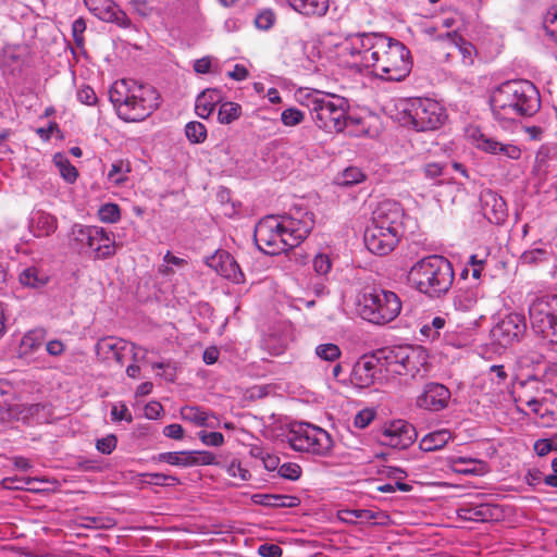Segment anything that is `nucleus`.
<instances>
[{"instance_id": "nucleus-1", "label": "nucleus", "mask_w": 557, "mask_h": 557, "mask_svg": "<svg viewBox=\"0 0 557 557\" xmlns=\"http://www.w3.org/2000/svg\"><path fill=\"white\" fill-rule=\"evenodd\" d=\"M313 225V213L305 207L294 206L285 214L261 219L255 228L256 244L268 255H278L297 247Z\"/></svg>"}, {"instance_id": "nucleus-2", "label": "nucleus", "mask_w": 557, "mask_h": 557, "mask_svg": "<svg viewBox=\"0 0 557 557\" xmlns=\"http://www.w3.org/2000/svg\"><path fill=\"white\" fill-rule=\"evenodd\" d=\"M490 106L495 121L507 129L520 119L534 115L541 108V97L532 82L511 79L492 90Z\"/></svg>"}, {"instance_id": "nucleus-3", "label": "nucleus", "mask_w": 557, "mask_h": 557, "mask_svg": "<svg viewBox=\"0 0 557 557\" xmlns=\"http://www.w3.org/2000/svg\"><path fill=\"white\" fill-rule=\"evenodd\" d=\"M370 39L367 70L382 81L405 79L412 67L409 49L403 42L381 33H373Z\"/></svg>"}, {"instance_id": "nucleus-4", "label": "nucleus", "mask_w": 557, "mask_h": 557, "mask_svg": "<svg viewBox=\"0 0 557 557\" xmlns=\"http://www.w3.org/2000/svg\"><path fill=\"white\" fill-rule=\"evenodd\" d=\"M297 102L309 110L314 124L327 133H342L351 121L349 101L342 96L318 89L299 88Z\"/></svg>"}, {"instance_id": "nucleus-5", "label": "nucleus", "mask_w": 557, "mask_h": 557, "mask_svg": "<svg viewBox=\"0 0 557 557\" xmlns=\"http://www.w3.org/2000/svg\"><path fill=\"white\" fill-rule=\"evenodd\" d=\"M109 99L116 114L126 122H140L159 106L157 90L134 79H120L112 84Z\"/></svg>"}, {"instance_id": "nucleus-6", "label": "nucleus", "mask_w": 557, "mask_h": 557, "mask_svg": "<svg viewBox=\"0 0 557 557\" xmlns=\"http://www.w3.org/2000/svg\"><path fill=\"white\" fill-rule=\"evenodd\" d=\"M451 263L445 257L432 255L418 260L408 273V281L420 293L430 297L446 294L454 282Z\"/></svg>"}, {"instance_id": "nucleus-7", "label": "nucleus", "mask_w": 557, "mask_h": 557, "mask_svg": "<svg viewBox=\"0 0 557 557\" xmlns=\"http://www.w3.org/2000/svg\"><path fill=\"white\" fill-rule=\"evenodd\" d=\"M396 110L398 121L417 132L437 129L447 119L446 110L430 98L400 99Z\"/></svg>"}, {"instance_id": "nucleus-8", "label": "nucleus", "mask_w": 557, "mask_h": 557, "mask_svg": "<svg viewBox=\"0 0 557 557\" xmlns=\"http://www.w3.org/2000/svg\"><path fill=\"white\" fill-rule=\"evenodd\" d=\"M385 372L407 380L423 379L430 369L429 354L422 346L404 345L384 348Z\"/></svg>"}, {"instance_id": "nucleus-9", "label": "nucleus", "mask_w": 557, "mask_h": 557, "mask_svg": "<svg viewBox=\"0 0 557 557\" xmlns=\"http://www.w3.org/2000/svg\"><path fill=\"white\" fill-rule=\"evenodd\" d=\"M360 317L370 323L384 325L395 320L401 311V301L392 290L372 289L364 292L357 302Z\"/></svg>"}, {"instance_id": "nucleus-10", "label": "nucleus", "mask_w": 557, "mask_h": 557, "mask_svg": "<svg viewBox=\"0 0 557 557\" xmlns=\"http://www.w3.org/2000/svg\"><path fill=\"white\" fill-rule=\"evenodd\" d=\"M373 33L352 34L334 44L332 58L343 69L361 73L367 70L369 50L371 48L370 36Z\"/></svg>"}, {"instance_id": "nucleus-11", "label": "nucleus", "mask_w": 557, "mask_h": 557, "mask_svg": "<svg viewBox=\"0 0 557 557\" xmlns=\"http://www.w3.org/2000/svg\"><path fill=\"white\" fill-rule=\"evenodd\" d=\"M287 442L296 451L319 457L329 456L334 445L332 436L325 430L304 422L292 425L287 433Z\"/></svg>"}, {"instance_id": "nucleus-12", "label": "nucleus", "mask_w": 557, "mask_h": 557, "mask_svg": "<svg viewBox=\"0 0 557 557\" xmlns=\"http://www.w3.org/2000/svg\"><path fill=\"white\" fill-rule=\"evenodd\" d=\"M532 330L543 339L557 343V295L536 297L529 308Z\"/></svg>"}, {"instance_id": "nucleus-13", "label": "nucleus", "mask_w": 557, "mask_h": 557, "mask_svg": "<svg viewBox=\"0 0 557 557\" xmlns=\"http://www.w3.org/2000/svg\"><path fill=\"white\" fill-rule=\"evenodd\" d=\"M71 239L81 248H89L96 259L110 258L116 251L113 233L100 226L74 224Z\"/></svg>"}, {"instance_id": "nucleus-14", "label": "nucleus", "mask_w": 557, "mask_h": 557, "mask_svg": "<svg viewBox=\"0 0 557 557\" xmlns=\"http://www.w3.org/2000/svg\"><path fill=\"white\" fill-rule=\"evenodd\" d=\"M383 350H377L371 356L362 357L352 369V382L363 388L369 387L375 382H382L388 379L385 372V362Z\"/></svg>"}, {"instance_id": "nucleus-15", "label": "nucleus", "mask_w": 557, "mask_h": 557, "mask_svg": "<svg viewBox=\"0 0 557 557\" xmlns=\"http://www.w3.org/2000/svg\"><path fill=\"white\" fill-rule=\"evenodd\" d=\"M527 330L525 318L520 313H509L503 317L491 330V336L502 347L518 342Z\"/></svg>"}, {"instance_id": "nucleus-16", "label": "nucleus", "mask_w": 557, "mask_h": 557, "mask_svg": "<svg viewBox=\"0 0 557 557\" xmlns=\"http://www.w3.org/2000/svg\"><path fill=\"white\" fill-rule=\"evenodd\" d=\"M404 216L405 212L400 203L386 199L374 209L371 223L403 235Z\"/></svg>"}, {"instance_id": "nucleus-17", "label": "nucleus", "mask_w": 557, "mask_h": 557, "mask_svg": "<svg viewBox=\"0 0 557 557\" xmlns=\"http://www.w3.org/2000/svg\"><path fill=\"white\" fill-rule=\"evenodd\" d=\"M400 237L401 234L370 223L364 232V244L372 253L386 256L395 249Z\"/></svg>"}, {"instance_id": "nucleus-18", "label": "nucleus", "mask_w": 557, "mask_h": 557, "mask_svg": "<svg viewBox=\"0 0 557 557\" xmlns=\"http://www.w3.org/2000/svg\"><path fill=\"white\" fill-rule=\"evenodd\" d=\"M416 436V430L410 423L395 420L384 426L380 440L392 448L405 449L414 442Z\"/></svg>"}, {"instance_id": "nucleus-19", "label": "nucleus", "mask_w": 557, "mask_h": 557, "mask_svg": "<svg viewBox=\"0 0 557 557\" xmlns=\"http://www.w3.org/2000/svg\"><path fill=\"white\" fill-rule=\"evenodd\" d=\"M457 517L465 521L487 522L497 520L502 510L497 505L484 503L478 496L475 500L465 502L456 509Z\"/></svg>"}, {"instance_id": "nucleus-20", "label": "nucleus", "mask_w": 557, "mask_h": 557, "mask_svg": "<svg viewBox=\"0 0 557 557\" xmlns=\"http://www.w3.org/2000/svg\"><path fill=\"white\" fill-rule=\"evenodd\" d=\"M468 137L472 145L484 152L502 154L511 160H518L521 157V149L518 146L499 143L478 128L469 131Z\"/></svg>"}, {"instance_id": "nucleus-21", "label": "nucleus", "mask_w": 557, "mask_h": 557, "mask_svg": "<svg viewBox=\"0 0 557 557\" xmlns=\"http://www.w3.org/2000/svg\"><path fill=\"white\" fill-rule=\"evenodd\" d=\"M450 391L441 383L431 382L424 385L417 397V406L429 411H441L448 406Z\"/></svg>"}, {"instance_id": "nucleus-22", "label": "nucleus", "mask_w": 557, "mask_h": 557, "mask_svg": "<svg viewBox=\"0 0 557 557\" xmlns=\"http://www.w3.org/2000/svg\"><path fill=\"white\" fill-rule=\"evenodd\" d=\"M206 264L214 270L221 276L232 281L235 284L244 282V273L239 269L235 259L226 251L218 250L206 258Z\"/></svg>"}, {"instance_id": "nucleus-23", "label": "nucleus", "mask_w": 557, "mask_h": 557, "mask_svg": "<svg viewBox=\"0 0 557 557\" xmlns=\"http://www.w3.org/2000/svg\"><path fill=\"white\" fill-rule=\"evenodd\" d=\"M87 9L98 18L116 23L120 26H131V20L112 0H84Z\"/></svg>"}, {"instance_id": "nucleus-24", "label": "nucleus", "mask_w": 557, "mask_h": 557, "mask_svg": "<svg viewBox=\"0 0 557 557\" xmlns=\"http://www.w3.org/2000/svg\"><path fill=\"white\" fill-rule=\"evenodd\" d=\"M132 349L133 346L129 347L125 341L116 337H104L96 344V354L100 359L117 363H122L125 352Z\"/></svg>"}, {"instance_id": "nucleus-25", "label": "nucleus", "mask_w": 557, "mask_h": 557, "mask_svg": "<svg viewBox=\"0 0 557 557\" xmlns=\"http://www.w3.org/2000/svg\"><path fill=\"white\" fill-rule=\"evenodd\" d=\"M28 227L35 237H46L58 228L57 218L44 210H34L29 216Z\"/></svg>"}, {"instance_id": "nucleus-26", "label": "nucleus", "mask_w": 557, "mask_h": 557, "mask_svg": "<svg viewBox=\"0 0 557 557\" xmlns=\"http://www.w3.org/2000/svg\"><path fill=\"white\" fill-rule=\"evenodd\" d=\"M448 465L450 469L459 474L484 475L487 471V465L479 459L467 457H449Z\"/></svg>"}, {"instance_id": "nucleus-27", "label": "nucleus", "mask_w": 557, "mask_h": 557, "mask_svg": "<svg viewBox=\"0 0 557 557\" xmlns=\"http://www.w3.org/2000/svg\"><path fill=\"white\" fill-rule=\"evenodd\" d=\"M287 2L294 11L308 17L324 16L330 8L329 0H287Z\"/></svg>"}, {"instance_id": "nucleus-28", "label": "nucleus", "mask_w": 557, "mask_h": 557, "mask_svg": "<svg viewBox=\"0 0 557 557\" xmlns=\"http://www.w3.org/2000/svg\"><path fill=\"white\" fill-rule=\"evenodd\" d=\"M181 416L184 421L190 422L196 426L216 428L219 425L218 418L199 407L185 406L181 409Z\"/></svg>"}, {"instance_id": "nucleus-29", "label": "nucleus", "mask_w": 557, "mask_h": 557, "mask_svg": "<svg viewBox=\"0 0 557 557\" xmlns=\"http://www.w3.org/2000/svg\"><path fill=\"white\" fill-rule=\"evenodd\" d=\"M222 101V91L216 88H210L202 91L196 99L195 110L201 119H208L215 106Z\"/></svg>"}, {"instance_id": "nucleus-30", "label": "nucleus", "mask_w": 557, "mask_h": 557, "mask_svg": "<svg viewBox=\"0 0 557 557\" xmlns=\"http://www.w3.org/2000/svg\"><path fill=\"white\" fill-rule=\"evenodd\" d=\"M453 438L454 435L448 429H441L424 435L419 446L423 451H434L442 449Z\"/></svg>"}, {"instance_id": "nucleus-31", "label": "nucleus", "mask_w": 557, "mask_h": 557, "mask_svg": "<svg viewBox=\"0 0 557 557\" xmlns=\"http://www.w3.org/2000/svg\"><path fill=\"white\" fill-rule=\"evenodd\" d=\"M482 297L483 294L478 286L459 289L454 297V307L458 311H470L476 306L479 299Z\"/></svg>"}, {"instance_id": "nucleus-32", "label": "nucleus", "mask_w": 557, "mask_h": 557, "mask_svg": "<svg viewBox=\"0 0 557 557\" xmlns=\"http://www.w3.org/2000/svg\"><path fill=\"white\" fill-rule=\"evenodd\" d=\"M446 38L450 42V45L459 52L462 58V62L466 65H470L474 61L475 48L474 46L465 40L461 36L457 34L456 30L447 32Z\"/></svg>"}, {"instance_id": "nucleus-33", "label": "nucleus", "mask_w": 557, "mask_h": 557, "mask_svg": "<svg viewBox=\"0 0 557 557\" xmlns=\"http://www.w3.org/2000/svg\"><path fill=\"white\" fill-rule=\"evenodd\" d=\"M20 283L23 286L30 288H40L44 287L48 281L49 276L47 273L39 268L32 265L25 268L18 275Z\"/></svg>"}, {"instance_id": "nucleus-34", "label": "nucleus", "mask_w": 557, "mask_h": 557, "mask_svg": "<svg viewBox=\"0 0 557 557\" xmlns=\"http://www.w3.org/2000/svg\"><path fill=\"white\" fill-rule=\"evenodd\" d=\"M45 338V332L42 330H33L26 333L21 341L20 352L21 355H28L37 351Z\"/></svg>"}, {"instance_id": "nucleus-35", "label": "nucleus", "mask_w": 557, "mask_h": 557, "mask_svg": "<svg viewBox=\"0 0 557 557\" xmlns=\"http://www.w3.org/2000/svg\"><path fill=\"white\" fill-rule=\"evenodd\" d=\"M156 460L171 466L193 467L191 450L161 453L156 457Z\"/></svg>"}, {"instance_id": "nucleus-36", "label": "nucleus", "mask_w": 557, "mask_h": 557, "mask_svg": "<svg viewBox=\"0 0 557 557\" xmlns=\"http://www.w3.org/2000/svg\"><path fill=\"white\" fill-rule=\"evenodd\" d=\"M242 115V107L240 104L233 101H225L220 103L219 112H218V121L221 124H231L232 122L238 120Z\"/></svg>"}, {"instance_id": "nucleus-37", "label": "nucleus", "mask_w": 557, "mask_h": 557, "mask_svg": "<svg viewBox=\"0 0 557 557\" xmlns=\"http://www.w3.org/2000/svg\"><path fill=\"white\" fill-rule=\"evenodd\" d=\"M129 171L131 168L127 162L117 160L111 164V169L108 172V180L115 185H121L126 182Z\"/></svg>"}, {"instance_id": "nucleus-38", "label": "nucleus", "mask_w": 557, "mask_h": 557, "mask_svg": "<svg viewBox=\"0 0 557 557\" xmlns=\"http://www.w3.org/2000/svg\"><path fill=\"white\" fill-rule=\"evenodd\" d=\"M55 166L59 169L61 176L67 182L73 183L77 178V170L74 165L71 164L69 159H66L63 154H55L53 158Z\"/></svg>"}, {"instance_id": "nucleus-39", "label": "nucleus", "mask_w": 557, "mask_h": 557, "mask_svg": "<svg viewBox=\"0 0 557 557\" xmlns=\"http://www.w3.org/2000/svg\"><path fill=\"white\" fill-rule=\"evenodd\" d=\"M185 135L191 144H201L207 138V128L202 123L193 121L186 124Z\"/></svg>"}, {"instance_id": "nucleus-40", "label": "nucleus", "mask_w": 557, "mask_h": 557, "mask_svg": "<svg viewBox=\"0 0 557 557\" xmlns=\"http://www.w3.org/2000/svg\"><path fill=\"white\" fill-rule=\"evenodd\" d=\"M314 352L320 360L327 362L336 361L342 355L341 348L333 343H324L318 345Z\"/></svg>"}, {"instance_id": "nucleus-41", "label": "nucleus", "mask_w": 557, "mask_h": 557, "mask_svg": "<svg viewBox=\"0 0 557 557\" xmlns=\"http://www.w3.org/2000/svg\"><path fill=\"white\" fill-rule=\"evenodd\" d=\"M487 377L491 381V391L493 393L502 392L503 386L507 380V373L504 366H492L487 372Z\"/></svg>"}, {"instance_id": "nucleus-42", "label": "nucleus", "mask_w": 557, "mask_h": 557, "mask_svg": "<svg viewBox=\"0 0 557 557\" xmlns=\"http://www.w3.org/2000/svg\"><path fill=\"white\" fill-rule=\"evenodd\" d=\"M44 407L40 404H32V405H16L13 408V412L16 416L17 420H22L25 423H30L35 420V416L39 413V411Z\"/></svg>"}, {"instance_id": "nucleus-43", "label": "nucleus", "mask_w": 557, "mask_h": 557, "mask_svg": "<svg viewBox=\"0 0 557 557\" xmlns=\"http://www.w3.org/2000/svg\"><path fill=\"white\" fill-rule=\"evenodd\" d=\"M98 218L103 223H116L121 219V211L116 203L108 202L98 210Z\"/></svg>"}, {"instance_id": "nucleus-44", "label": "nucleus", "mask_w": 557, "mask_h": 557, "mask_svg": "<svg viewBox=\"0 0 557 557\" xmlns=\"http://www.w3.org/2000/svg\"><path fill=\"white\" fill-rule=\"evenodd\" d=\"M333 268V262L327 253H318L312 260V269L318 276L326 277Z\"/></svg>"}, {"instance_id": "nucleus-45", "label": "nucleus", "mask_w": 557, "mask_h": 557, "mask_svg": "<svg viewBox=\"0 0 557 557\" xmlns=\"http://www.w3.org/2000/svg\"><path fill=\"white\" fill-rule=\"evenodd\" d=\"M543 27L546 35L557 41V5L549 8L545 13Z\"/></svg>"}, {"instance_id": "nucleus-46", "label": "nucleus", "mask_w": 557, "mask_h": 557, "mask_svg": "<svg viewBox=\"0 0 557 557\" xmlns=\"http://www.w3.org/2000/svg\"><path fill=\"white\" fill-rule=\"evenodd\" d=\"M363 173L356 166L347 168L337 178V184L342 186H350L362 182Z\"/></svg>"}, {"instance_id": "nucleus-47", "label": "nucleus", "mask_w": 557, "mask_h": 557, "mask_svg": "<svg viewBox=\"0 0 557 557\" xmlns=\"http://www.w3.org/2000/svg\"><path fill=\"white\" fill-rule=\"evenodd\" d=\"M422 172L426 178L435 181L436 185H441L443 183L441 177L446 174V166L437 162H429L423 165Z\"/></svg>"}, {"instance_id": "nucleus-48", "label": "nucleus", "mask_w": 557, "mask_h": 557, "mask_svg": "<svg viewBox=\"0 0 557 557\" xmlns=\"http://www.w3.org/2000/svg\"><path fill=\"white\" fill-rule=\"evenodd\" d=\"M305 120V113L297 108H287L281 113V121L285 126L292 127L301 124Z\"/></svg>"}, {"instance_id": "nucleus-49", "label": "nucleus", "mask_w": 557, "mask_h": 557, "mask_svg": "<svg viewBox=\"0 0 557 557\" xmlns=\"http://www.w3.org/2000/svg\"><path fill=\"white\" fill-rule=\"evenodd\" d=\"M486 261H487V253H484L483 256H481L479 253L470 256L468 265L471 269V276L474 280L478 281L481 278L482 273L486 265Z\"/></svg>"}, {"instance_id": "nucleus-50", "label": "nucleus", "mask_w": 557, "mask_h": 557, "mask_svg": "<svg viewBox=\"0 0 557 557\" xmlns=\"http://www.w3.org/2000/svg\"><path fill=\"white\" fill-rule=\"evenodd\" d=\"M277 473L285 480L297 481L301 475V468L296 462H284L280 466Z\"/></svg>"}, {"instance_id": "nucleus-51", "label": "nucleus", "mask_w": 557, "mask_h": 557, "mask_svg": "<svg viewBox=\"0 0 557 557\" xmlns=\"http://www.w3.org/2000/svg\"><path fill=\"white\" fill-rule=\"evenodd\" d=\"M275 20V13L270 9H264L257 14L255 24L257 28L268 30L274 25Z\"/></svg>"}, {"instance_id": "nucleus-52", "label": "nucleus", "mask_w": 557, "mask_h": 557, "mask_svg": "<svg viewBox=\"0 0 557 557\" xmlns=\"http://www.w3.org/2000/svg\"><path fill=\"white\" fill-rule=\"evenodd\" d=\"M226 472L230 476L239 479L240 481H248L251 478L248 469L244 468L237 459H233L226 466Z\"/></svg>"}, {"instance_id": "nucleus-53", "label": "nucleus", "mask_w": 557, "mask_h": 557, "mask_svg": "<svg viewBox=\"0 0 557 557\" xmlns=\"http://www.w3.org/2000/svg\"><path fill=\"white\" fill-rule=\"evenodd\" d=\"M145 476L149 479L147 482L159 486H173L180 483L178 478L164 473H147Z\"/></svg>"}, {"instance_id": "nucleus-54", "label": "nucleus", "mask_w": 557, "mask_h": 557, "mask_svg": "<svg viewBox=\"0 0 557 557\" xmlns=\"http://www.w3.org/2000/svg\"><path fill=\"white\" fill-rule=\"evenodd\" d=\"M191 461L194 466L218 465L214 454L206 450H191Z\"/></svg>"}, {"instance_id": "nucleus-55", "label": "nucleus", "mask_w": 557, "mask_h": 557, "mask_svg": "<svg viewBox=\"0 0 557 557\" xmlns=\"http://www.w3.org/2000/svg\"><path fill=\"white\" fill-rule=\"evenodd\" d=\"M129 5L134 12L143 17H148L154 12V5L150 0H129Z\"/></svg>"}, {"instance_id": "nucleus-56", "label": "nucleus", "mask_w": 557, "mask_h": 557, "mask_svg": "<svg viewBox=\"0 0 557 557\" xmlns=\"http://www.w3.org/2000/svg\"><path fill=\"white\" fill-rule=\"evenodd\" d=\"M252 455L255 457L261 459V461L263 463V467L268 471H275V470L278 471V468H280L281 463H280V458L277 456L269 454V453H264L262 450H259L258 453L252 450Z\"/></svg>"}, {"instance_id": "nucleus-57", "label": "nucleus", "mask_w": 557, "mask_h": 557, "mask_svg": "<svg viewBox=\"0 0 557 557\" xmlns=\"http://www.w3.org/2000/svg\"><path fill=\"white\" fill-rule=\"evenodd\" d=\"M198 436H199L200 441L202 442V444H205L207 446L219 447V446L223 445V443H224V436L220 432L200 431L198 433Z\"/></svg>"}, {"instance_id": "nucleus-58", "label": "nucleus", "mask_w": 557, "mask_h": 557, "mask_svg": "<svg viewBox=\"0 0 557 557\" xmlns=\"http://www.w3.org/2000/svg\"><path fill=\"white\" fill-rule=\"evenodd\" d=\"M117 440L115 435L110 434L102 438L97 440L96 448L98 451L104 455H110L116 447Z\"/></svg>"}, {"instance_id": "nucleus-59", "label": "nucleus", "mask_w": 557, "mask_h": 557, "mask_svg": "<svg viewBox=\"0 0 557 557\" xmlns=\"http://www.w3.org/2000/svg\"><path fill=\"white\" fill-rule=\"evenodd\" d=\"M375 418V411L370 408L360 410L354 419V424L359 429L367 428Z\"/></svg>"}, {"instance_id": "nucleus-60", "label": "nucleus", "mask_w": 557, "mask_h": 557, "mask_svg": "<svg viewBox=\"0 0 557 557\" xmlns=\"http://www.w3.org/2000/svg\"><path fill=\"white\" fill-rule=\"evenodd\" d=\"M77 99L79 102L87 104V106H94L97 103L96 92L89 86H82L77 90Z\"/></svg>"}, {"instance_id": "nucleus-61", "label": "nucleus", "mask_w": 557, "mask_h": 557, "mask_svg": "<svg viewBox=\"0 0 557 557\" xmlns=\"http://www.w3.org/2000/svg\"><path fill=\"white\" fill-rule=\"evenodd\" d=\"M163 261H164L165 265H162L160 268V272L163 275H169L172 272L171 268L169 267L170 264L171 265H175V267H183V265L186 264V260L185 259L178 258L176 256H173V255H171V252H168L163 257Z\"/></svg>"}, {"instance_id": "nucleus-62", "label": "nucleus", "mask_w": 557, "mask_h": 557, "mask_svg": "<svg viewBox=\"0 0 557 557\" xmlns=\"http://www.w3.org/2000/svg\"><path fill=\"white\" fill-rule=\"evenodd\" d=\"M86 29V23L83 18H76L72 24V34L75 44L81 47L84 44V37L83 34Z\"/></svg>"}, {"instance_id": "nucleus-63", "label": "nucleus", "mask_w": 557, "mask_h": 557, "mask_svg": "<svg viewBox=\"0 0 557 557\" xmlns=\"http://www.w3.org/2000/svg\"><path fill=\"white\" fill-rule=\"evenodd\" d=\"M111 416H112V419L115 421L125 420V421L131 422L133 419L128 408L123 404L114 405L111 409Z\"/></svg>"}, {"instance_id": "nucleus-64", "label": "nucleus", "mask_w": 557, "mask_h": 557, "mask_svg": "<svg viewBox=\"0 0 557 557\" xmlns=\"http://www.w3.org/2000/svg\"><path fill=\"white\" fill-rule=\"evenodd\" d=\"M258 553L262 557H281L282 548L276 544H262L259 546Z\"/></svg>"}]
</instances>
